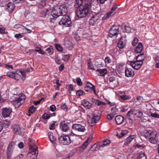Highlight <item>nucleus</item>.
I'll return each instance as SVG.
<instances>
[{
	"label": "nucleus",
	"mask_w": 159,
	"mask_h": 159,
	"mask_svg": "<svg viewBox=\"0 0 159 159\" xmlns=\"http://www.w3.org/2000/svg\"><path fill=\"white\" fill-rule=\"evenodd\" d=\"M127 122L129 126L132 125L133 124V120L130 117H127Z\"/></svg>",
	"instance_id": "nucleus-57"
},
{
	"label": "nucleus",
	"mask_w": 159,
	"mask_h": 159,
	"mask_svg": "<svg viewBox=\"0 0 159 159\" xmlns=\"http://www.w3.org/2000/svg\"><path fill=\"white\" fill-rule=\"evenodd\" d=\"M157 135L156 132L151 130H148L145 134L146 138H148L151 143L154 144L157 143Z\"/></svg>",
	"instance_id": "nucleus-5"
},
{
	"label": "nucleus",
	"mask_w": 159,
	"mask_h": 159,
	"mask_svg": "<svg viewBox=\"0 0 159 159\" xmlns=\"http://www.w3.org/2000/svg\"><path fill=\"white\" fill-rule=\"evenodd\" d=\"M14 132L17 134H19L20 133V130L18 126H16L13 129Z\"/></svg>",
	"instance_id": "nucleus-40"
},
{
	"label": "nucleus",
	"mask_w": 159,
	"mask_h": 159,
	"mask_svg": "<svg viewBox=\"0 0 159 159\" xmlns=\"http://www.w3.org/2000/svg\"><path fill=\"white\" fill-rule=\"evenodd\" d=\"M14 97L15 99L12 102L15 107H18L20 106L25 99V96L24 94H21L19 95H16Z\"/></svg>",
	"instance_id": "nucleus-4"
},
{
	"label": "nucleus",
	"mask_w": 159,
	"mask_h": 159,
	"mask_svg": "<svg viewBox=\"0 0 159 159\" xmlns=\"http://www.w3.org/2000/svg\"><path fill=\"white\" fill-rule=\"evenodd\" d=\"M111 61L110 58L109 57H106L105 59V62L106 64H109Z\"/></svg>",
	"instance_id": "nucleus-62"
},
{
	"label": "nucleus",
	"mask_w": 159,
	"mask_h": 159,
	"mask_svg": "<svg viewBox=\"0 0 159 159\" xmlns=\"http://www.w3.org/2000/svg\"><path fill=\"white\" fill-rule=\"evenodd\" d=\"M3 128H7L10 125L9 122L7 121H3L0 122Z\"/></svg>",
	"instance_id": "nucleus-35"
},
{
	"label": "nucleus",
	"mask_w": 159,
	"mask_h": 159,
	"mask_svg": "<svg viewBox=\"0 0 159 159\" xmlns=\"http://www.w3.org/2000/svg\"><path fill=\"white\" fill-rule=\"evenodd\" d=\"M58 6L54 7L52 10L51 11V13L52 17L54 18H57L60 16L59 12L58 11Z\"/></svg>",
	"instance_id": "nucleus-17"
},
{
	"label": "nucleus",
	"mask_w": 159,
	"mask_h": 159,
	"mask_svg": "<svg viewBox=\"0 0 159 159\" xmlns=\"http://www.w3.org/2000/svg\"><path fill=\"white\" fill-rule=\"evenodd\" d=\"M121 95L120 98L124 100H127L130 99V97L128 95H126L124 92H121Z\"/></svg>",
	"instance_id": "nucleus-33"
},
{
	"label": "nucleus",
	"mask_w": 159,
	"mask_h": 159,
	"mask_svg": "<svg viewBox=\"0 0 159 159\" xmlns=\"http://www.w3.org/2000/svg\"><path fill=\"white\" fill-rule=\"evenodd\" d=\"M148 114L149 116L156 118H159V114L153 113L152 110L150 109L148 110Z\"/></svg>",
	"instance_id": "nucleus-30"
},
{
	"label": "nucleus",
	"mask_w": 159,
	"mask_h": 159,
	"mask_svg": "<svg viewBox=\"0 0 159 159\" xmlns=\"http://www.w3.org/2000/svg\"><path fill=\"white\" fill-rule=\"evenodd\" d=\"M82 105L86 109H89L92 107V104L86 99H84L82 101Z\"/></svg>",
	"instance_id": "nucleus-23"
},
{
	"label": "nucleus",
	"mask_w": 159,
	"mask_h": 159,
	"mask_svg": "<svg viewBox=\"0 0 159 159\" xmlns=\"http://www.w3.org/2000/svg\"><path fill=\"white\" fill-rule=\"evenodd\" d=\"M91 1V0H76L75 7H79L76 12L78 17L83 18L87 15L90 8Z\"/></svg>",
	"instance_id": "nucleus-1"
},
{
	"label": "nucleus",
	"mask_w": 159,
	"mask_h": 159,
	"mask_svg": "<svg viewBox=\"0 0 159 159\" xmlns=\"http://www.w3.org/2000/svg\"><path fill=\"white\" fill-rule=\"evenodd\" d=\"M138 159H147V157L144 153H140L138 157Z\"/></svg>",
	"instance_id": "nucleus-43"
},
{
	"label": "nucleus",
	"mask_w": 159,
	"mask_h": 159,
	"mask_svg": "<svg viewBox=\"0 0 159 159\" xmlns=\"http://www.w3.org/2000/svg\"><path fill=\"white\" fill-rule=\"evenodd\" d=\"M14 78L16 80H19L21 78L23 80L25 78V71L23 70H18L15 72Z\"/></svg>",
	"instance_id": "nucleus-9"
},
{
	"label": "nucleus",
	"mask_w": 159,
	"mask_h": 159,
	"mask_svg": "<svg viewBox=\"0 0 159 159\" xmlns=\"http://www.w3.org/2000/svg\"><path fill=\"white\" fill-rule=\"evenodd\" d=\"M95 113H92L91 115H87V118L89 125L91 126H93L99 120L100 117L99 116L97 115Z\"/></svg>",
	"instance_id": "nucleus-6"
},
{
	"label": "nucleus",
	"mask_w": 159,
	"mask_h": 159,
	"mask_svg": "<svg viewBox=\"0 0 159 159\" xmlns=\"http://www.w3.org/2000/svg\"><path fill=\"white\" fill-rule=\"evenodd\" d=\"M66 88L68 90V91L69 93H70L71 91H73L74 89L73 86L72 84L66 85Z\"/></svg>",
	"instance_id": "nucleus-42"
},
{
	"label": "nucleus",
	"mask_w": 159,
	"mask_h": 159,
	"mask_svg": "<svg viewBox=\"0 0 159 159\" xmlns=\"http://www.w3.org/2000/svg\"><path fill=\"white\" fill-rule=\"evenodd\" d=\"M143 62L136 61H131L130 62V65L135 70H138L141 67Z\"/></svg>",
	"instance_id": "nucleus-14"
},
{
	"label": "nucleus",
	"mask_w": 159,
	"mask_h": 159,
	"mask_svg": "<svg viewBox=\"0 0 159 159\" xmlns=\"http://www.w3.org/2000/svg\"><path fill=\"white\" fill-rule=\"evenodd\" d=\"M69 57L70 56L69 55H65L63 56L62 59L63 61H66L68 60Z\"/></svg>",
	"instance_id": "nucleus-58"
},
{
	"label": "nucleus",
	"mask_w": 159,
	"mask_h": 159,
	"mask_svg": "<svg viewBox=\"0 0 159 159\" xmlns=\"http://www.w3.org/2000/svg\"><path fill=\"white\" fill-rule=\"evenodd\" d=\"M76 136L77 135L72 132H71L68 135H65L61 136L59 138L60 143L64 145H68L71 143V141H73L72 137Z\"/></svg>",
	"instance_id": "nucleus-2"
},
{
	"label": "nucleus",
	"mask_w": 159,
	"mask_h": 159,
	"mask_svg": "<svg viewBox=\"0 0 159 159\" xmlns=\"http://www.w3.org/2000/svg\"><path fill=\"white\" fill-rule=\"evenodd\" d=\"M13 150L7 148V159H10L12 154Z\"/></svg>",
	"instance_id": "nucleus-37"
},
{
	"label": "nucleus",
	"mask_w": 159,
	"mask_h": 159,
	"mask_svg": "<svg viewBox=\"0 0 159 159\" xmlns=\"http://www.w3.org/2000/svg\"><path fill=\"white\" fill-rule=\"evenodd\" d=\"M55 122H53L49 125V127L50 129L53 130L55 129Z\"/></svg>",
	"instance_id": "nucleus-60"
},
{
	"label": "nucleus",
	"mask_w": 159,
	"mask_h": 159,
	"mask_svg": "<svg viewBox=\"0 0 159 159\" xmlns=\"http://www.w3.org/2000/svg\"><path fill=\"white\" fill-rule=\"evenodd\" d=\"M14 141H11V142L10 143L9 146L7 148L13 150V149L14 148Z\"/></svg>",
	"instance_id": "nucleus-47"
},
{
	"label": "nucleus",
	"mask_w": 159,
	"mask_h": 159,
	"mask_svg": "<svg viewBox=\"0 0 159 159\" xmlns=\"http://www.w3.org/2000/svg\"><path fill=\"white\" fill-rule=\"evenodd\" d=\"M48 136L51 142H54L55 140L56 139L53 136V134L51 132H49L48 133Z\"/></svg>",
	"instance_id": "nucleus-38"
},
{
	"label": "nucleus",
	"mask_w": 159,
	"mask_h": 159,
	"mask_svg": "<svg viewBox=\"0 0 159 159\" xmlns=\"http://www.w3.org/2000/svg\"><path fill=\"white\" fill-rule=\"evenodd\" d=\"M72 23L69 16L66 15L61 16L59 24L60 25H62L65 27L70 26Z\"/></svg>",
	"instance_id": "nucleus-7"
},
{
	"label": "nucleus",
	"mask_w": 159,
	"mask_h": 159,
	"mask_svg": "<svg viewBox=\"0 0 159 159\" xmlns=\"http://www.w3.org/2000/svg\"><path fill=\"white\" fill-rule=\"evenodd\" d=\"M128 132V131L127 129L123 130L121 132L120 134H117L116 136L118 138H120L123 137L124 135L127 134Z\"/></svg>",
	"instance_id": "nucleus-34"
},
{
	"label": "nucleus",
	"mask_w": 159,
	"mask_h": 159,
	"mask_svg": "<svg viewBox=\"0 0 159 159\" xmlns=\"http://www.w3.org/2000/svg\"><path fill=\"white\" fill-rule=\"evenodd\" d=\"M35 110V107L34 106L30 107L28 110V112L30 113H33Z\"/></svg>",
	"instance_id": "nucleus-53"
},
{
	"label": "nucleus",
	"mask_w": 159,
	"mask_h": 159,
	"mask_svg": "<svg viewBox=\"0 0 159 159\" xmlns=\"http://www.w3.org/2000/svg\"><path fill=\"white\" fill-rule=\"evenodd\" d=\"M156 66L157 68H159V57H157L155 58Z\"/></svg>",
	"instance_id": "nucleus-49"
},
{
	"label": "nucleus",
	"mask_w": 159,
	"mask_h": 159,
	"mask_svg": "<svg viewBox=\"0 0 159 159\" xmlns=\"http://www.w3.org/2000/svg\"><path fill=\"white\" fill-rule=\"evenodd\" d=\"M107 70L106 69H98L96 70V74L99 76H103L107 73Z\"/></svg>",
	"instance_id": "nucleus-22"
},
{
	"label": "nucleus",
	"mask_w": 159,
	"mask_h": 159,
	"mask_svg": "<svg viewBox=\"0 0 159 159\" xmlns=\"http://www.w3.org/2000/svg\"><path fill=\"white\" fill-rule=\"evenodd\" d=\"M135 110H131L129 111L126 115V117H130L132 115H134L135 114Z\"/></svg>",
	"instance_id": "nucleus-41"
},
{
	"label": "nucleus",
	"mask_w": 159,
	"mask_h": 159,
	"mask_svg": "<svg viewBox=\"0 0 159 159\" xmlns=\"http://www.w3.org/2000/svg\"><path fill=\"white\" fill-rule=\"evenodd\" d=\"M35 50L36 52H39L40 54H43L45 53L44 52L42 51L40 48H37Z\"/></svg>",
	"instance_id": "nucleus-56"
},
{
	"label": "nucleus",
	"mask_w": 159,
	"mask_h": 159,
	"mask_svg": "<svg viewBox=\"0 0 159 159\" xmlns=\"http://www.w3.org/2000/svg\"><path fill=\"white\" fill-rule=\"evenodd\" d=\"M134 115L137 117L140 118L142 116L143 113L139 110H135Z\"/></svg>",
	"instance_id": "nucleus-39"
},
{
	"label": "nucleus",
	"mask_w": 159,
	"mask_h": 159,
	"mask_svg": "<svg viewBox=\"0 0 159 159\" xmlns=\"http://www.w3.org/2000/svg\"><path fill=\"white\" fill-rule=\"evenodd\" d=\"M55 47L58 51L61 52L62 51V48L60 45L56 44L55 45Z\"/></svg>",
	"instance_id": "nucleus-59"
},
{
	"label": "nucleus",
	"mask_w": 159,
	"mask_h": 159,
	"mask_svg": "<svg viewBox=\"0 0 159 159\" xmlns=\"http://www.w3.org/2000/svg\"><path fill=\"white\" fill-rule=\"evenodd\" d=\"M143 49V46L142 43H139L135 48L134 51L136 53H140L141 52Z\"/></svg>",
	"instance_id": "nucleus-25"
},
{
	"label": "nucleus",
	"mask_w": 159,
	"mask_h": 159,
	"mask_svg": "<svg viewBox=\"0 0 159 159\" xmlns=\"http://www.w3.org/2000/svg\"><path fill=\"white\" fill-rule=\"evenodd\" d=\"M61 109L65 111H66L67 110V106L65 104H62L61 107Z\"/></svg>",
	"instance_id": "nucleus-63"
},
{
	"label": "nucleus",
	"mask_w": 159,
	"mask_h": 159,
	"mask_svg": "<svg viewBox=\"0 0 159 159\" xmlns=\"http://www.w3.org/2000/svg\"><path fill=\"white\" fill-rule=\"evenodd\" d=\"M93 102L98 106H105L106 104L105 103L101 102L98 99H93Z\"/></svg>",
	"instance_id": "nucleus-32"
},
{
	"label": "nucleus",
	"mask_w": 159,
	"mask_h": 159,
	"mask_svg": "<svg viewBox=\"0 0 159 159\" xmlns=\"http://www.w3.org/2000/svg\"><path fill=\"white\" fill-rule=\"evenodd\" d=\"M46 51L50 55L52 54L54 51L53 48L51 47L47 48L46 49Z\"/></svg>",
	"instance_id": "nucleus-46"
},
{
	"label": "nucleus",
	"mask_w": 159,
	"mask_h": 159,
	"mask_svg": "<svg viewBox=\"0 0 159 159\" xmlns=\"http://www.w3.org/2000/svg\"><path fill=\"white\" fill-rule=\"evenodd\" d=\"M138 39L137 37H135L133 41L132 44L133 46H135L138 44Z\"/></svg>",
	"instance_id": "nucleus-50"
},
{
	"label": "nucleus",
	"mask_w": 159,
	"mask_h": 159,
	"mask_svg": "<svg viewBox=\"0 0 159 159\" xmlns=\"http://www.w3.org/2000/svg\"><path fill=\"white\" fill-rule=\"evenodd\" d=\"M84 93V92L82 90H78L77 91L76 94L77 96H80L82 95Z\"/></svg>",
	"instance_id": "nucleus-61"
},
{
	"label": "nucleus",
	"mask_w": 159,
	"mask_h": 159,
	"mask_svg": "<svg viewBox=\"0 0 159 159\" xmlns=\"http://www.w3.org/2000/svg\"><path fill=\"white\" fill-rule=\"evenodd\" d=\"M7 75L11 78H14L15 72L11 71L8 72L7 73Z\"/></svg>",
	"instance_id": "nucleus-48"
},
{
	"label": "nucleus",
	"mask_w": 159,
	"mask_h": 159,
	"mask_svg": "<svg viewBox=\"0 0 159 159\" xmlns=\"http://www.w3.org/2000/svg\"><path fill=\"white\" fill-rule=\"evenodd\" d=\"M119 32V27L118 26L113 25L110 29L109 32V37L112 38L117 35Z\"/></svg>",
	"instance_id": "nucleus-10"
},
{
	"label": "nucleus",
	"mask_w": 159,
	"mask_h": 159,
	"mask_svg": "<svg viewBox=\"0 0 159 159\" xmlns=\"http://www.w3.org/2000/svg\"><path fill=\"white\" fill-rule=\"evenodd\" d=\"M30 152L27 155V159H36V157L38 155V151L36 146L34 144H30Z\"/></svg>",
	"instance_id": "nucleus-3"
},
{
	"label": "nucleus",
	"mask_w": 159,
	"mask_h": 159,
	"mask_svg": "<svg viewBox=\"0 0 159 159\" xmlns=\"http://www.w3.org/2000/svg\"><path fill=\"white\" fill-rule=\"evenodd\" d=\"M100 60V59H98L96 61V63L95 64V65L96 66H97L98 67H101L103 66H104V64L102 62H100V63L97 64L96 63L97 62H98V61Z\"/></svg>",
	"instance_id": "nucleus-51"
},
{
	"label": "nucleus",
	"mask_w": 159,
	"mask_h": 159,
	"mask_svg": "<svg viewBox=\"0 0 159 159\" xmlns=\"http://www.w3.org/2000/svg\"><path fill=\"white\" fill-rule=\"evenodd\" d=\"M65 46L68 49L71 50L73 48V44L69 40L65 41Z\"/></svg>",
	"instance_id": "nucleus-28"
},
{
	"label": "nucleus",
	"mask_w": 159,
	"mask_h": 159,
	"mask_svg": "<svg viewBox=\"0 0 159 159\" xmlns=\"http://www.w3.org/2000/svg\"><path fill=\"white\" fill-rule=\"evenodd\" d=\"M85 125H82L79 124H75L72 126V129L79 132H84L85 130Z\"/></svg>",
	"instance_id": "nucleus-12"
},
{
	"label": "nucleus",
	"mask_w": 159,
	"mask_h": 159,
	"mask_svg": "<svg viewBox=\"0 0 159 159\" xmlns=\"http://www.w3.org/2000/svg\"><path fill=\"white\" fill-rule=\"evenodd\" d=\"M5 67L6 69L11 70L13 69L12 66L11 65L9 64H6L5 65Z\"/></svg>",
	"instance_id": "nucleus-64"
},
{
	"label": "nucleus",
	"mask_w": 159,
	"mask_h": 159,
	"mask_svg": "<svg viewBox=\"0 0 159 159\" xmlns=\"http://www.w3.org/2000/svg\"><path fill=\"white\" fill-rule=\"evenodd\" d=\"M98 146V144L95 143L90 148V151L93 152L95 151L97 148V146Z\"/></svg>",
	"instance_id": "nucleus-44"
},
{
	"label": "nucleus",
	"mask_w": 159,
	"mask_h": 159,
	"mask_svg": "<svg viewBox=\"0 0 159 159\" xmlns=\"http://www.w3.org/2000/svg\"><path fill=\"white\" fill-rule=\"evenodd\" d=\"M100 17V14L98 13L93 15L89 20V24L92 25H93L95 22L99 19Z\"/></svg>",
	"instance_id": "nucleus-15"
},
{
	"label": "nucleus",
	"mask_w": 159,
	"mask_h": 159,
	"mask_svg": "<svg viewBox=\"0 0 159 159\" xmlns=\"http://www.w3.org/2000/svg\"><path fill=\"white\" fill-rule=\"evenodd\" d=\"M51 12V9L50 7L44 9L40 13V16L43 17H46L49 15Z\"/></svg>",
	"instance_id": "nucleus-21"
},
{
	"label": "nucleus",
	"mask_w": 159,
	"mask_h": 159,
	"mask_svg": "<svg viewBox=\"0 0 159 159\" xmlns=\"http://www.w3.org/2000/svg\"><path fill=\"white\" fill-rule=\"evenodd\" d=\"M125 72L126 76L127 77H132L134 75V71L131 68H126L125 70Z\"/></svg>",
	"instance_id": "nucleus-24"
},
{
	"label": "nucleus",
	"mask_w": 159,
	"mask_h": 159,
	"mask_svg": "<svg viewBox=\"0 0 159 159\" xmlns=\"http://www.w3.org/2000/svg\"><path fill=\"white\" fill-rule=\"evenodd\" d=\"M60 128L61 130L64 132H66L69 129V127L67 124L65 123H62Z\"/></svg>",
	"instance_id": "nucleus-31"
},
{
	"label": "nucleus",
	"mask_w": 159,
	"mask_h": 159,
	"mask_svg": "<svg viewBox=\"0 0 159 159\" xmlns=\"http://www.w3.org/2000/svg\"><path fill=\"white\" fill-rule=\"evenodd\" d=\"M144 58L145 57L144 56V55L143 54H140L136 57V59L137 61L143 62Z\"/></svg>",
	"instance_id": "nucleus-36"
},
{
	"label": "nucleus",
	"mask_w": 159,
	"mask_h": 159,
	"mask_svg": "<svg viewBox=\"0 0 159 159\" xmlns=\"http://www.w3.org/2000/svg\"><path fill=\"white\" fill-rule=\"evenodd\" d=\"M58 11L59 12L60 16H61L66 15L67 12V8L62 6H60L59 7H58Z\"/></svg>",
	"instance_id": "nucleus-20"
},
{
	"label": "nucleus",
	"mask_w": 159,
	"mask_h": 159,
	"mask_svg": "<svg viewBox=\"0 0 159 159\" xmlns=\"http://www.w3.org/2000/svg\"><path fill=\"white\" fill-rule=\"evenodd\" d=\"M115 14V12L112 11H108L107 13L102 18V20H105L110 17L112 16Z\"/></svg>",
	"instance_id": "nucleus-29"
},
{
	"label": "nucleus",
	"mask_w": 159,
	"mask_h": 159,
	"mask_svg": "<svg viewBox=\"0 0 159 159\" xmlns=\"http://www.w3.org/2000/svg\"><path fill=\"white\" fill-rule=\"evenodd\" d=\"M125 34L122 35L117 44V47L119 50H121L125 46L127 40Z\"/></svg>",
	"instance_id": "nucleus-8"
},
{
	"label": "nucleus",
	"mask_w": 159,
	"mask_h": 159,
	"mask_svg": "<svg viewBox=\"0 0 159 159\" xmlns=\"http://www.w3.org/2000/svg\"><path fill=\"white\" fill-rule=\"evenodd\" d=\"M111 143V141L109 140L106 139L98 143V147L99 149L102 150V148L105 147L106 146L109 144Z\"/></svg>",
	"instance_id": "nucleus-18"
},
{
	"label": "nucleus",
	"mask_w": 159,
	"mask_h": 159,
	"mask_svg": "<svg viewBox=\"0 0 159 159\" xmlns=\"http://www.w3.org/2000/svg\"><path fill=\"white\" fill-rule=\"evenodd\" d=\"M92 138H89L80 147L78 148L79 151L81 152H82L86 148L88 145L91 142Z\"/></svg>",
	"instance_id": "nucleus-13"
},
{
	"label": "nucleus",
	"mask_w": 159,
	"mask_h": 159,
	"mask_svg": "<svg viewBox=\"0 0 159 159\" xmlns=\"http://www.w3.org/2000/svg\"><path fill=\"white\" fill-rule=\"evenodd\" d=\"M136 137V135H131L127 137L125 141V143L128 144L130 143L132 141L135 140L134 139Z\"/></svg>",
	"instance_id": "nucleus-26"
},
{
	"label": "nucleus",
	"mask_w": 159,
	"mask_h": 159,
	"mask_svg": "<svg viewBox=\"0 0 159 159\" xmlns=\"http://www.w3.org/2000/svg\"><path fill=\"white\" fill-rule=\"evenodd\" d=\"M0 33L2 34L7 33V32L5 31V28L2 26H0Z\"/></svg>",
	"instance_id": "nucleus-52"
},
{
	"label": "nucleus",
	"mask_w": 159,
	"mask_h": 159,
	"mask_svg": "<svg viewBox=\"0 0 159 159\" xmlns=\"http://www.w3.org/2000/svg\"><path fill=\"white\" fill-rule=\"evenodd\" d=\"M76 81L77 84L79 86H82V83L81 82V79L79 77H77L76 78Z\"/></svg>",
	"instance_id": "nucleus-55"
},
{
	"label": "nucleus",
	"mask_w": 159,
	"mask_h": 159,
	"mask_svg": "<svg viewBox=\"0 0 159 159\" xmlns=\"http://www.w3.org/2000/svg\"><path fill=\"white\" fill-rule=\"evenodd\" d=\"M12 112L11 108H4L2 111V115L4 117H7L10 116Z\"/></svg>",
	"instance_id": "nucleus-19"
},
{
	"label": "nucleus",
	"mask_w": 159,
	"mask_h": 159,
	"mask_svg": "<svg viewBox=\"0 0 159 159\" xmlns=\"http://www.w3.org/2000/svg\"><path fill=\"white\" fill-rule=\"evenodd\" d=\"M85 90L87 92H92L93 91L95 94H96L94 85L89 82H87L86 86L84 87Z\"/></svg>",
	"instance_id": "nucleus-11"
},
{
	"label": "nucleus",
	"mask_w": 159,
	"mask_h": 159,
	"mask_svg": "<svg viewBox=\"0 0 159 159\" xmlns=\"http://www.w3.org/2000/svg\"><path fill=\"white\" fill-rule=\"evenodd\" d=\"M54 60L57 64H60L61 63V60L58 55H56L55 56Z\"/></svg>",
	"instance_id": "nucleus-45"
},
{
	"label": "nucleus",
	"mask_w": 159,
	"mask_h": 159,
	"mask_svg": "<svg viewBox=\"0 0 159 159\" xmlns=\"http://www.w3.org/2000/svg\"><path fill=\"white\" fill-rule=\"evenodd\" d=\"M124 119L123 116L120 115L116 116L115 118V121L118 125L121 124L123 121Z\"/></svg>",
	"instance_id": "nucleus-27"
},
{
	"label": "nucleus",
	"mask_w": 159,
	"mask_h": 159,
	"mask_svg": "<svg viewBox=\"0 0 159 159\" xmlns=\"http://www.w3.org/2000/svg\"><path fill=\"white\" fill-rule=\"evenodd\" d=\"M124 31L126 32L129 33L131 31V29L128 26H125L124 27Z\"/></svg>",
	"instance_id": "nucleus-54"
},
{
	"label": "nucleus",
	"mask_w": 159,
	"mask_h": 159,
	"mask_svg": "<svg viewBox=\"0 0 159 159\" xmlns=\"http://www.w3.org/2000/svg\"><path fill=\"white\" fill-rule=\"evenodd\" d=\"M5 9L9 12H12L15 8V6L12 2H9L4 6Z\"/></svg>",
	"instance_id": "nucleus-16"
}]
</instances>
